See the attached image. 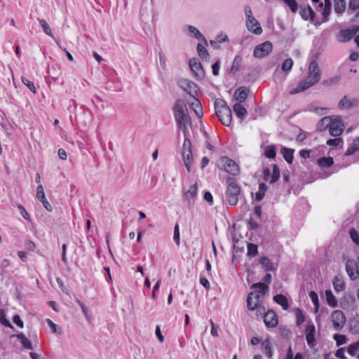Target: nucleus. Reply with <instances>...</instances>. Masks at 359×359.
I'll list each match as a JSON object with an SVG mask.
<instances>
[{"label": "nucleus", "mask_w": 359, "mask_h": 359, "mask_svg": "<svg viewBox=\"0 0 359 359\" xmlns=\"http://www.w3.org/2000/svg\"><path fill=\"white\" fill-rule=\"evenodd\" d=\"M252 289L257 290L255 292H251L248 294L247 297V307L249 310H256L257 316L264 317L265 313V308L259 302L261 295L265 294L268 290V285L264 283H254L250 287Z\"/></svg>", "instance_id": "f257e3e1"}, {"label": "nucleus", "mask_w": 359, "mask_h": 359, "mask_svg": "<svg viewBox=\"0 0 359 359\" xmlns=\"http://www.w3.org/2000/svg\"><path fill=\"white\" fill-rule=\"evenodd\" d=\"M320 77L321 71L318 67V63L316 61L312 60L309 64L306 79L304 81H301L298 86L290 92V95L301 93L313 86L320 81Z\"/></svg>", "instance_id": "f03ea898"}, {"label": "nucleus", "mask_w": 359, "mask_h": 359, "mask_svg": "<svg viewBox=\"0 0 359 359\" xmlns=\"http://www.w3.org/2000/svg\"><path fill=\"white\" fill-rule=\"evenodd\" d=\"M215 113L225 126H229L232 120V114L230 107L222 99H216L215 101Z\"/></svg>", "instance_id": "7ed1b4c3"}, {"label": "nucleus", "mask_w": 359, "mask_h": 359, "mask_svg": "<svg viewBox=\"0 0 359 359\" xmlns=\"http://www.w3.org/2000/svg\"><path fill=\"white\" fill-rule=\"evenodd\" d=\"M173 112L177 125L191 124L186 104L182 100H177L173 106Z\"/></svg>", "instance_id": "20e7f679"}, {"label": "nucleus", "mask_w": 359, "mask_h": 359, "mask_svg": "<svg viewBox=\"0 0 359 359\" xmlns=\"http://www.w3.org/2000/svg\"><path fill=\"white\" fill-rule=\"evenodd\" d=\"M227 188L226 191V198L230 205H236L238 201V197L241 194V188L231 177L226 180Z\"/></svg>", "instance_id": "39448f33"}, {"label": "nucleus", "mask_w": 359, "mask_h": 359, "mask_svg": "<svg viewBox=\"0 0 359 359\" xmlns=\"http://www.w3.org/2000/svg\"><path fill=\"white\" fill-rule=\"evenodd\" d=\"M218 166L221 170H225L226 172L236 176L240 172L238 165L227 156H222L218 161Z\"/></svg>", "instance_id": "423d86ee"}, {"label": "nucleus", "mask_w": 359, "mask_h": 359, "mask_svg": "<svg viewBox=\"0 0 359 359\" xmlns=\"http://www.w3.org/2000/svg\"><path fill=\"white\" fill-rule=\"evenodd\" d=\"M191 147L192 144L189 138H184L182 149V156L184 165L188 172L191 170V166L194 161Z\"/></svg>", "instance_id": "0eeeda50"}, {"label": "nucleus", "mask_w": 359, "mask_h": 359, "mask_svg": "<svg viewBox=\"0 0 359 359\" xmlns=\"http://www.w3.org/2000/svg\"><path fill=\"white\" fill-rule=\"evenodd\" d=\"M177 84L180 88L187 92L190 96L196 97L198 88L194 82L187 79H180L178 80Z\"/></svg>", "instance_id": "6e6552de"}, {"label": "nucleus", "mask_w": 359, "mask_h": 359, "mask_svg": "<svg viewBox=\"0 0 359 359\" xmlns=\"http://www.w3.org/2000/svg\"><path fill=\"white\" fill-rule=\"evenodd\" d=\"M328 127L330 134L334 137L339 136L344 129V125L340 117L330 118V123Z\"/></svg>", "instance_id": "1a4fd4ad"}, {"label": "nucleus", "mask_w": 359, "mask_h": 359, "mask_svg": "<svg viewBox=\"0 0 359 359\" xmlns=\"http://www.w3.org/2000/svg\"><path fill=\"white\" fill-rule=\"evenodd\" d=\"M272 49V43L270 41H265L255 47L253 55L255 57L262 58L267 56Z\"/></svg>", "instance_id": "9d476101"}, {"label": "nucleus", "mask_w": 359, "mask_h": 359, "mask_svg": "<svg viewBox=\"0 0 359 359\" xmlns=\"http://www.w3.org/2000/svg\"><path fill=\"white\" fill-rule=\"evenodd\" d=\"M331 320L336 330H340L346 323L345 315L339 310H336L332 313Z\"/></svg>", "instance_id": "9b49d317"}, {"label": "nucleus", "mask_w": 359, "mask_h": 359, "mask_svg": "<svg viewBox=\"0 0 359 359\" xmlns=\"http://www.w3.org/2000/svg\"><path fill=\"white\" fill-rule=\"evenodd\" d=\"M358 31L359 26L358 25H353L346 29L341 30L339 33V41L341 42L348 41Z\"/></svg>", "instance_id": "f8f14e48"}, {"label": "nucleus", "mask_w": 359, "mask_h": 359, "mask_svg": "<svg viewBox=\"0 0 359 359\" xmlns=\"http://www.w3.org/2000/svg\"><path fill=\"white\" fill-rule=\"evenodd\" d=\"M189 67L198 79H203L205 76V72L201 62L197 59L192 58L189 60Z\"/></svg>", "instance_id": "ddd939ff"}, {"label": "nucleus", "mask_w": 359, "mask_h": 359, "mask_svg": "<svg viewBox=\"0 0 359 359\" xmlns=\"http://www.w3.org/2000/svg\"><path fill=\"white\" fill-rule=\"evenodd\" d=\"M346 271L348 276L352 280H356L359 277V271L357 269L356 261L348 259L346 263Z\"/></svg>", "instance_id": "4468645a"}, {"label": "nucleus", "mask_w": 359, "mask_h": 359, "mask_svg": "<svg viewBox=\"0 0 359 359\" xmlns=\"http://www.w3.org/2000/svg\"><path fill=\"white\" fill-rule=\"evenodd\" d=\"M36 198H38V200H39L42 203L43 207L48 212L52 211V206L48 203V201H47V199L46 198L43 187L41 184H39L36 188Z\"/></svg>", "instance_id": "2eb2a0df"}, {"label": "nucleus", "mask_w": 359, "mask_h": 359, "mask_svg": "<svg viewBox=\"0 0 359 359\" xmlns=\"http://www.w3.org/2000/svg\"><path fill=\"white\" fill-rule=\"evenodd\" d=\"M264 323L268 327H275L278 325L277 315L273 311H268L264 316Z\"/></svg>", "instance_id": "dca6fc26"}, {"label": "nucleus", "mask_w": 359, "mask_h": 359, "mask_svg": "<svg viewBox=\"0 0 359 359\" xmlns=\"http://www.w3.org/2000/svg\"><path fill=\"white\" fill-rule=\"evenodd\" d=\"M246 26L249 31L255 33L257 35L261 34L262 29L260 27L258 21L255 18H251L249 20H246Z\"/></svg>", "instance_id": "f3484780"}, {"label": "nucleus", "mask_w": 359, "mask_h": 359, "mask_svg": "<svg viewBox=\"0 0 359 359\" xmlns=\"http://www.w3.org/2000/svg\"><path fill=\"white\" fill-rule=\"evenodd\" d=\"M315 332L316 327L313 324H309L306 326V339L308 345L310 346H313L315 345Z\"/></svg>", "instance_id": "a211bd4d"}, {"label": "nucleus", "mask_w": 359, "mask_h": 359, "mask_svg": "<svg viewBox=\"0 0 359 359\" xmlns=\"http://www.w3.org/2000/svg\"><path fill=\"white\" fill-rule=\"evenodd\" d=\"M299 14L304 20H311V21H313L316 14L309 5L304 7L299 6Z\"/></svg>", "instance_id": "6ab92c4d"}, {"label": "nucleus", "mask_w": 359, "mask_h": 359, "mask_svg": "<svg viewBox=\"0 0 359 359\" xmlns=\"http://www.w3.org/2000/svg\"><path fill=\"white\" fill-rule=\"evenodd\" d=\"M197 184L195 183L194 184L189 187V189L187 191H184L183 196L185 201L188 202L189 204L191 203V201H194L196 195H197ZM194 201H192L193 203Z\"/></svg>", "instance_id": "aec40b11"}, {"label": "nucleus", "mask_w": 359, "mask_h": 359, "mask_svg": "<svg viewBox=\"0 0 359 359\" xmlns=\"http://www.w3.org/2000/svg\"><path fill=\"white\" fill-rule=\"evenodd\" d=\"M358 105L356 99H351L345 95L339 102V107L341 109H351Z\"/></svg>", "instance_id": "412c9836"}, {"label": "nucleus", "mask_w": 359, "mask_h": 359, "mask_svg": "<svg viewBox=\"0 0 359 359\" xmlns=\"http://www.w3.org/2000/svg\"><path fill=\"white\" fill-rule=\"evenodd\" d=\"M248 92L249 90L246 87L242 86L238 88L236 90L234 96H236V95L238 94V96L236 97V100H238L239 102H243L248 97Z\"/></svg>", "instance_id": "4be33fe9"}, {"label": "nucleus", "mask_w": 359, "mask_h": 359, "mask_svg": "<svg viewBox=\"0 0 359 359\" xmlns=\"http://www.w3.org/2000/svg\"><path fill=\"white\" fill-rule=\"evenodd\" d=\"M349 330L352 334H359V314L356 315L349 320Z\"/></svg>", "instance_id": "5701e85b"}, {"label": "nucleus", "mask_w": 359, "mask_h": 359, "mask_svg": "<svg viewBox=\"0 0 359 359\" xmlns=\"http://www.w3.org/2000/svg\"><path fill=\"white\" fill-rule=\"evenodd\" d=\"M262 352L269 358L273 355L271 342L269 339H266L261 346Z\"/></svg>", "instance_id": "b1692460"}, {"label": "nucleus", "mask_w": 359, "mask_h": 359, "mask_svg": "<svg viewBox=\"0 0 359 359\" xmlns=\"http://www.w3.org/2000/svg\"><path fill=\"white\" fill-rule=\"evenodd\" d=\"M243 58L240 55H236L233 61L230 73L231 74H236L238 72L240 71L241 67V63H242Z\"/></svg>", "instance_id": "393cba45"}, {"label": "nucleus", "mask_w": 359, "mask_h": 359, "mask_svg": "<svg viewBox=\"0 0 359 359\" xmlns=\"http://www.w3.org/2000/svg\"><path fill=\"white\" fill-rule=\"evenodd\" d=\"M273 301L280 305L284 310H287L289 304L287 298L281 294H276L273 297Z\"/></svg>", "instance_id": "a878e982"}, {"label": "nucleus", "mask_w": 359, "mask_h": 359, "mask_svg": "<svg viewBox=\"0 0 359 359\" xmlns=\"http://www.w3.org/2000/svg\"><path fill=\"white\" fill-rule=\"evenodd\" d=\"M334 288L337 292H341L345 289V283L341 276H335L333 280Z\"/></svg>", "instance_id": "bb28decb"}, {"label": "nucleus", "mask_w": 359, "mask_h": 359, "mask_svg": "<svg viewBox=\"0 0 359 359\" xmlns=\"http://www.w3.org/2000/svg\"><path fill=\"white\" fill-rule=\"evenodd\" d=\"M294 149H288L286 147H283L281 149V154L283 156V158L285 160L289 163L291 164L293 161V154H294Z\"/></svg>", "instance_id": "cd10ccee"}, {"label": "nucleus", "mask_w": 359, "mask_h": 359, "mask_svg": "<svg viewBox=\"0 0 359 359\" xmlns=\"http://www.w3.org/2000/svg\"><path fill=\"white\" fill-rule=\"evenodd\" d=\"M233 111H235L236 116L241 119L245 118L247 115V110L240 103H236L234 104Z\"/></svg>", "instance_id": "c85d7f7f"}, {"label": "nucleus", "mask_w": 359, "mask_h": 359, "mask_svg": "<svg viewBox=\"0 0 359 359\" xmlns=\"http://www.w3.org/2000/svg\"><path fill=\"white\" fill-rule=\"evenodd\" d=\"M346 0H334V9L337 13H342L345 11Z\"/></svg>", "instance_id": "c756f323"}, {"label": "nucleus", "mask_w": 359, "mask_h": 359, "mask_svg": "<svg viewBox=\"0 0 359 359\" xmlns=\"http://www.w3.org/2000/svg\"><path fill=\"white\" fill-rule=\"evenodd\" d=\"M17 338L20 341L22 346L32 350L33 348L31 341L22 333L16 335Z\"/></svg>", "instance_id": "7c9ffc66"}, {"label": "nucleus", "mask_w": 359, "mask_h": 359, "mask_svg": "<svg viewBox=\"0 0 359 359\" xmlns=\"http://www.w3.org/2000/svg\"><path fill=\"white\" fill-rule=\"evenodd\" d=\"M259 263L266 271H273L274 269L269 259L266 257H262L259 259Z\"/></svg>", "instance_id": "2f4dec72"}, {"label": "nucleus", "mask_w": 359, "mask_h": 359, "mask_svg": "<svg viewBox=\"0 0 359 359\" xmlns=\"http://www.w3.org/2000/svg\"><path fill=\"white\" fill-rule=\"evenodd\" d=\"M189 32L191 33V34H193L194 36L198 40H201L205 42V43H207V41L205 39V37L202 35V34L199 32V30L196 28L194 26H191V25H189L188 27H187Z\"/></svg>", "instance_id": "473e14b6"}, {"label": "nucleus", "mask_w": 359, "mask_h": 359, "mask_svg": "<svg viewBox=\"0 0 359 359\" xmlns=\"http://www.w3.org/2000/svg\"><path fill=\"white\" fill-rule=\"evenodd\" d=\"M325 294L327 304L332 307L337 306V300L332 292L330 290H326Z\"/></svg>", "instance_id": "72a5a7b5"}, {"label": "nucleus", "mask_w": 359, "mask_h": 359, "mask_svg": "<svg viewBox=\"0 0 359 359\" xmlns=\"http://www.w3.org/2000/svg\"><path fill=\"white\" fill-rule=\"evenodd\" d=\"M318 163L320 167L328 168L334 163L332 157H323L318 160Z\"/></svg>", "instance_id": "f704fd0d"}, {"label": "nucleus", "mask_w": 359, "mask_h": 359, "mask_svg": "<svg viewBox=\"0 0 359 359\" xmlns=\"http://www.w3.org/2000/svg\"><path fill=\"white\" fill-rule=\"evenodd\" d=\"M266 190H267L266 185L264 183H260L259 185V191L256 194L255 200L257 201H262L265 195Z\"/></svg>", "instance_id": "c9c22d12"}, {"label": "nucleus", "mask_w": 359, "mask_h": 359, "mask_svg": "<svg viewBox=\"0 0 359 359\" xmlns=\"http://www.w3.org/2000/svg\"><path fill=\"white\" fill-rule=\"evenodd\" d=\"M359 351V341L349 344L347 347V352L351 356H355Z\"/></svg>", "instance_id": "e433bc0d"}, {"label": "nucleus", "mask_w": 359, "mask_h": 359, "mask_svg": "<svg viewBox=\"0 0 359 359\" xmlns=\"http://www.w3.org/2000/svg\"><path fill=\"white\" fill-rule=\"evenodd\" d=\"M39 24H40L41 27H42L44 33L46 34H47L48 36H50L54 39L52 30H51L49 25L47 23V22L43 19L39 20Z\"/></svg>", "instance_id": "4c0bfd02"}, {"label": "nucleus", "mask_w": 359, "mask_h": 359, "mask_svg": "<svg viewBox=\"0 0 359 359\" xmlns=\"http://www.w3.org/2000/svg\"><path fill=\"white\" fill-rule=\"evenodd\" d=\"M329 123H330V117L325 116L323 117L319 123H318V130L320 131H323L326 129L327 127L329 126Z\"/></svg>", "instance_id": "58836bf2"}, {"label": "nucleus", "mask_w": 359, "mask_h": 359, "mask_svg": "<svg viewBox=\"0 0 359 359\" xmlns=\"http://www.w3.org/2000/svg\"><path fill=\"white\" fill-rule=\"evenodd\" d=\"M283 1L290 8V9L292 13H297L299 6L296 0H283Z\"/></svg>", "instance_id": "ea45409f"}, {"label": "nucleus", "mask_w": 359, "mask_h": 359, "mask_svg": "<svg viewBox=\"0 0 359 359\" xmlns=\"http://www.w3.org/2000/svg\"><path fill=\"white\" fill-rule=\"evenodd\" d=\"M280 177V170L276 164L273 165V171L271 176L270 183H275Z\"/></svg>", "instance_id": "a19ab883"}, {"label": "nucleus", "mask_w": 359, "mask_h": 359, "mask_svg": "<svg viewBox=\"0 0 359 359\" xmlns=\"http://www.w3.org/2000/svg\"><path fill=\"white\" fill-rule=\"evenodd\" d=\"M359 150V143L356 140L351 144L345 152L346 156H351Z\"/></svg>", "instance_id": "79ce46f5"}, {"label": "nucleus", "mask_w": 359, "mask_h": 359, "mask_svg": "<svg viewBox=\"0 0 359 359\" xmlns=\"http://www.w3.org/2000/svg\"><path fill=\"white\" fill-rule=\"evenodd\" d=\"M196 104L194 107V111L198 118H202L203 115V107L198 99H196V103H193L192 105Z\"/></svg>", "instance_id": "37998d69"}, {"label": "nucleus", "mask_w": 359, "mask_h": 359, "mask_svg": "<svg viewBox=\"0 0 359 359\" xmlns=\"http://www.w3.org/2000/svg\"><path fill=\"white\" fill-rule=\"evenodd\" d=\"M140 18L143 22H147L151 19L152 15L150 11L147 10V8H142Z\"/></svg>", "instance_id": "c03bdc74"}, {"label": "nucleus", "mask_w": 359, "mask_h": 359, "mask_svg": "<svg viewBox=\"0 0 359 359\" xmlns=\"http://www.w3.org/2000/svg\"><path fill=\"white\" fill-rule=\"evenodd\" d=\"M265 155L267 158H273L276 155L275 146H268L265 149Z\"/></svg>", "instance_id": "a18cd8bd"}, {"label": "nucleus", "mask_w": 359, "mask_h": 359, "mask_svg": "<svg viewBox=\"0 0 359 359\" xmlns=\"http://www.w3.org/2000/svg\"><path fill=\"white\" fill-rule=\"evenodd\" d=\"M295 315H296V323L297 325H301L305 320L304 316L299 308H297L295 309Z\"/></svg>", "instance_id": "49530a36"}, {"label": "nucleus", "mask_w": 359, "mask_h": 359, "mask_svg": "<svg viewBox=\"0 0 359 359\" xmlns=\"http://www.w3.org/2000/svg\"><path fill=\"white\" fill-rule=\"evenodd\" d=\"M257 245L253 243L248 244V255L255 256L257 254Z\"/></svg>", "instance_id": "de8ad7c7"}, {"label": "nucleus", "mask_w": 359, "mask_h": 359, "mask_svg": "<svg viewBox=\"0 0 359 359\" xmlns=\"http://www.w3.org/2000/svg\"><path fill=\"white\" fill-rule=\"evenodd\" d=\"M350 237L356 245H359V234L358 232L353 228L349 230Z\"/></svg>", "instance_id": "09e8293b"}, {"label": "nucleus", "mask_w": 359, "mask_h": 359, "mask_svg": "<svg viewBox=\"0 0 359 359\" xmlns=\"http://www.w3.org/2000/svg\"><path fill=\"white\" fill-rule=\"evenodd\" d=\"M293 65V61L291 58L286 59L282 64V69L284 72H289Z\"/></svg>", "instance_id": "8fccbe9b"}, {"label": "nucleus", "mask_w": 359, "mask_h": 359, "mask_svg": "<svg viewBox=\"0 0 359 359\" xmlns=\"http://www.w3.org/2000/svg\"><path fill=\"white\" fill-rule=\"evenodd\" d=\"M334 339H335L337 346H340L346 343L347 338L345 335L335 334L334 336Z\"/></svg>", "instance_id": "3c124183"}, {"label": "nucleus", "mask_w": 359, "mask_h": 359, "mask_svg": "<svg viewBox=\"0 0 359 359\" xmlns=\"http://www.w3.org/2000/svg\"><path fill=\"white\" fill-rule=\"evenodd\" d=\"M197 52L200 57H205L208 55V52L206 48L201 43H198Z\"/></svg>", "instance_id": "603ef678"}, {"label": "nucleus", "mask_w": 359, "mask_h": 359, "mask_svg": "<svg viewBox=\"0 0 359 359\" xmlns=\"http://www.w3.org/2000/svg\"><path fill=\"white\" fill-rule=\"evenodd\" d=\"M22 83L34 93H36V88L33 82L29 81L27 79L22 77Z\"/></svg>", "instance_id": "864d4df0"}, {"label": "nucleus", "mask_w": 359, "mask_h": 359, "mask_svg": "<svg viewBox=\"0 0 359 359\" xmlns=\"http://www.w3.org/2000/svg\"><path fill=\"white\" fill-rule=\"evenodd\" d=\"M0 323L6 327H12L9 320L6 318V314L2 309H0Z\"/></svg>", "instance_id": "5fc2aeb1"}, {"label": "nucleus", "mask_w": 359, "mask_h": 359, "mask_svg": "<svg viewBox=\"0 0 359 359\" xmlns=\"http://www.w3.org/2000/svg\"><path fill=\"white\" fill-rule=\"evenodd\" d=\"M173 239L175 241L176 244L177 245H180V229H179V225L177 224H176L174 227Z\"/></svg>", "instance_id": "6e6d98bb"}, {"label": "nucleus", "mask_w": 359, "mask_h": 359, "mask_svg": "<svg viewBox=\"0 0 359 359\" xmlns=\"http://www.w3.org/2000/svg\"><path fill=\"white\" fill-rule=\"evenodd\" d=\"M359 8V0H349L348 11H355Z\"/></svg>", "instance_id": "4d7b16f0"}, {"label": "nucleus", "mask_w": 359, "mask_h": 359, "mask_svg": "<svg viewBox=\"0 0 359 359\" xmlns=\"http://www.w3.org/2000/svg\"><path fill=\"white\" fill-rule=\"evenodd\" d=\"M191 124L183 123L182 125H177L179 129L182 131L184 138L188 137V126H191Z\"/></svg>", "instance_id": "13d9d810"}, {"label": "nucleus", "mask_w": 359, "mask_h": 359, "mask_svg": "<svg viewBox=\"0 0 359 359\" xmlns=\"http://www.w3.org/2000/svg\"><path fill=\"white\" fill-rule=\"evenodd\" d=\"M341 142L340 138L330 139L327 141V144L331 147H337Z\"/></svg>", "instance_id": "bf43d9fd"}, {"label": "nucleus", "mask_w": 359, "mask_h": 359, "mask_svg": "<svg viewBox=\"0 0 359 359\" xmlns=\"http://www.w3.org/2000/svg\"><path fill=\"white\" fill-rule=\"evenodd\" d=\"M309 297L314 305L319 304L318 294L314 291L309 292Z\"/></svg>", "instance_id": "052dcab7"}, {"label": "nucleus", "mask_w": 359, "mask_h": 359, "mask_svg": "<svg viewBox=\"0 0 359 359\" xmlns=\"http://www.w3.org/2000/svg\"><path fill=\"white\" fill-rule=\"evenodd\" d=\"M18 208L20 210V213L22 216L27 220H29V215L27 210L25 209V208L22 205H18Z\"/></svg>", "instance_id": "680f3d73"}, {"label": "nucleus", "mask_w": 359, "mask_h": 359, "mask_svg": "<svg viewBox=\"0 0 359 359\" xmlns=\"http://www.w3.org/2000/svg\"><path fill=\"white\" fill-rule=\"evenodd\" d=\"M13 321L20 328L23 327V322L21 320L20 317L18 315H15L13 316Z\"/></svg>", "instance_id": "e2e57ef3"}, {"label": "nucleus", "mask_w": 359, "mask_h": 359, "mask_svg": "<svg viewBox=\"0 0 359 359\" xmlns=\"http://www.w3.org/2000/svg\"><path fill=\"white\" fill-rule=\"evenodd\" d=\"M46 322L49 325V327H50V328L51 330V332L53 333H56L57 332V326H56V325L49 318H47L46 320Z\"/></svg>", "instance_id": "0e129e2a"}, {"label": "nucleus", "mask_w": 359, "mask_h": 359, "mask_svg": "<svg viewBox=\"0 0 359 359\" xmlns=\"http://www.w3.org/2000/svg\"><path fill=\"white\" fill-rule=\"evenodd\" d=\"M331 11V7H323V21L325 22L327 20L328 15H330Z\"/></svg>", "instance_id": "69168bd1"}, {"label": "nucleus", "mask_w": 359, "mask_h": 359, "mask_svg": "<svg viewBox=\"0 0 359 359\" xmlns=\"http://www.w3.org/2000/svg\"><path fill=\"white\" fill-rule=\"evenodd\" d=\"M335 355L341 359H346V357L345 355V350L344 348L338 349L336 352Z\"/></svg>", "instance_id": "338daca9"}, {"label": "nucleus", "mask_w": 359, "mask_h": 359, "mask_svg": "<svg viewBox=\"0 0 359 359\" xmlns=\"http://www.w3.org/2000/svg\"><path fill=\"white\" fill-rule=\"evenodd\" d=\"M25 248L29 251H33L36 247L34 243L31 241H26L25 243Z\"/></svg>", "instance_id": "774afa93"}]
</instances>
